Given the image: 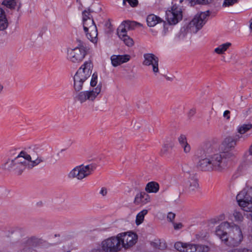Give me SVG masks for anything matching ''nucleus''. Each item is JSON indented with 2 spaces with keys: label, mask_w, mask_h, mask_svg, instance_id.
I'll list each match as a JSON object with an SVG mask.
<instances>
[{
  "label": "nucleus",
  "mask_w": 252,
  "mask_h": 252,
  "mask_svg": "<svg viewBox=\"0 0 252 252\" xmlns=\"http://www.w3.org/2000/svg\"><path fill=\"white\" fill-rule=\"evenodd\" d=\"M93 65L91 61L85 62L78 69L74 76V89L79 92L75 95L76 101L83 103L93 102L101 91V84H99L95 88L89 90L80 91L84 86L88 85V80L92 73Z\"/></svg>",
  "instance_id": "f257e3e1"
},
{
  "label": "nucleus",
  "mask_w": 252,
  "mask_h": 252,
  "mask_svg": "<svg viewBox=\"0 0 252 252\" xmlns=\"http://www.w3.org/2000/svg\"><path fill=\"white\" fill-rule=\"evenodd\" d=\"M43 161V158L34 152L28 154L22 151L14 159L8 160L4 163V168L6 170H13L20 175L26 169H32Z\"/></svg>",
  "instance_id": "f03ea898"
},
{
  "label": "nucleus",
  "mask_w": 252,
  "mask_h": 252,
  "mask_svg": "<svg viewBox=\"0 0 252 252\" xmlns=\"http://www.w3.org/2000/svg\"><path fill=\"white\" fill-rule=\"evenodd\" d=\"M79 44L75 47H68L66 49V59L69 62L77 63H81L85 58L88 53L87 47L83 45V43L78 40Z\"/></svg>",
  "instance_id": "7ed1b4c3"
},
{
  "label": "nucleus",
  "mask_w": 252,
  "mask_h": 252,
  "mask_svg": "<svg viewBox=\"0 0 252 252\" xmlns=\"http://www.w3.org/2000/svg\"><path fill=\"white\" fill-rule=\"evenodd\" d=\"M241 136L236 134L235 136H228L226 137L221 144V152L224 155L225 158H230L233 159L235 157L233 150L237 146Z\"/></svg>",
  "instance_id": "20e7f679"
},
{
  "label": "nucleus",
  "mask_w": 252,
  "mask_h": 252,
  "mask_svg": "<svg viewBox=\"0 0 252 252\" xmlns=\"http://www.w3.org/2000/svg\"><path fill=\"white\" fill-rule=\"evenodd\" d=\"M94 169L93 164L76 166L68 173L67 177L70 179L81 181L90 176Z\"/></svg>",
  "instance_id": "39448f33"
},
{
  "label": "nucleus",
  "mask_w": 252,
  "mask_h": 252,
  "mask_svg": "<svg viewBox=\"0 0 252 252\" xmlns=\"http://www.w3.org/2000/svg\"><path fill=\"white\" fill-rule=\"evenodd\" d=\"M239 205L247 212H252V188L243 189L236 196Z\"/></svg>",
  "instance_id": "423d86ee"
},
{
  "label": "nucleus",
  "mask_w": 252,
  "mask_h": 252,
  "mask_svg": "<svg viewBox=\"0 0 252 252\" xmlns=\"http://www.w3.org/2000/svg\"><path fill=\"white\" fill-rule=\"evenodd\" d=\"M229 226L227 222H223L218 226L215 230V234L221 240L226 246L234 247L231 229L227 233L225 230Z\"/></svg>",
  "instance_id": "0eeeda50"
},
{
  "label": "nucleus",
  "mask_w": 252,
  "mask_h": 252,
  "mask_svg": "<svg viewBox=\"0 0 252 252\" xmlns=\"http://www.w3.org/2000/svg\"><path fill=\"white\" fill-rule=\"evenodd\" d=\"M209 15V11L201 12L197 14L190 22L187 27V30L190 32L196 33L206 22V18Z\"/></svg>",
  "instance_id": "6e6552de"
},
{
  "label": "nucleus",
  "mask_w": 252,
  "mask_h": 252,
  "mask_svg": "<svg viewBox=\"0 0 252 252\" xmlns=\"http://www.w3.org/2000/svg\"><path fill=\"white\" fill-rule=\"evenodd\" d=\"M213 171L221 172L227 166V162L231 159L230 158H225L223 153L220 152L214 154L210 156Z\"/></svg>",
  "instance_id": "1a4fd4ad"
},
{
  "label": "nucleus",
  "mask_w": 252,
  "mask_h": 252,
  "mask_svg": "<svg viewBox=\"0 0 252 252\" xmlns=\"http://www.w3.org/2000/svg\"><path fill=\"white\" fill-rule=\"evenodd\" d=\"M118 238L122 249H128L132 247L136 243L138 239L137 235L131 231L119 233L118 234Z\"/></svg>",
  "instance_id": "9d476101"
},
{
  "label": "nucleus",
  "mask_w": 252,
  "mask_h": 252,
  "mask_svg": "<svg viewBox=\"0 0 252 252\" xmlns=\"http://www.w3.org/2000/svg\"><path fill=\"white\" fill-rule=\"evenodd\" d=\"M101 247L102 250L105 252H119L122 250L118 235L102 241Z\"/></svg>",
  "instance_id": "9b49d317"
},
{
  "label": "nucleus",
  "mask_w": 252,
  "mask_h": 252,
  "mask_svg": "<svg viewBox=\"0 0 252 252\" xmlns=\"http://www.w3.org/2000/svg\"><path fill=\"white\" fill-rule=\"evenodd\" d=\"M83 28L86 36L91 42L96 43L97 40V30L93 19L83 21Z\"/></svg>",
  "instance_id": "f8f14e48"
},
{
  "label": "nucleus",
  "mask_w": 252,
  "mask_h": 252,
  "mask_svg": "<svg viewBox=\"0 0 252 252\" xmlns=\"http://www.w3.org/2000/svg\"><path fill=\"white\" fill-rule=\"evenodd\" d=\"M182 170L184 172L188 173V176L186 177L184 181V186L186 190L189 193H194L199 189L198 181L195 175L189 174V172L186 170L184 167Z\"/></svg>",
  "instance_id": "ddd939ff"
},
{
  "label": "nucleus",
  "mask_w": 252,
  "mask_h": 252,
  "mask_svg": "<svg viewBox=\"0 0 252 252\" xmlns=\"http://www.w3.org/2000/svg\"><path fill=\"white\" fill-rule=\"evenodd\" d=\"M144 61L143 64L149 67L151 69L155 75H157L159 73L158 68V58L156 55L152 53H146L144 54Z\"/></svg>",
  "instance_id": "4468645a"
},
{
  "label": "nucleus",
  "mask_w": 252,
  "mask_h": 252,
  "mask_svg": "<svg viewBox=\"0 0 252 252\" xmlns=\"http://www.w3.org/2000/svg\"><path fill=\"white\" fill-rule=\"evenodd\" d=\"M166 19L170 25H175L182 19V12L180 7L173 5L166 12Z\"/></svg>",
  "instance_id": "2eb2a0df"
},
{
  "label": "nucleus",
  "mask_w": 252,
  "mask_h": 252,
  "mask_svg": "<svg viewBox=\"0 0 252 252\" xmlns=\"http://www.w3.org/2000/svg\"><path fill=\"white\" fill-rule=\"evenodd\" d=\"M197 167L203 171H212L213 168L210 156L201 158L197 163Z\"/></svg>",
  "instance_id": "dca6fc26"
},
{
  "label": "nucleus",
  "mask_w": 252,
  "mask_h": 252,
  "mask_svg": "<svg viewBox=\"0 0 252 252\" xmlns=\"http://www.w3.org/2000/svg\"><path fill=\"white\" fill-rule=\"evenodd\" d=\"M151 201L150 196L145 191L137 193L134 200V203L137 205H144Z\"/></svg>",
  "instance_id": "f3484780"
},
{
  "label": "nucleus",
  "mask_w": 252,
  "mask_h": 252,
  "mask_svg": "<svg viewBox=\"0 0 252 252\" xmlns=\"http://www.w3.org/2000/svg\"><path fill=\"white\" fill-rule=\"evenodd\" d=\"M174 246L180 252H195V244H194L178 242Z\"/></svg>",
  "instance_id": "a211bd4d"
},
{
  "label": "nucleus",
  "mask_w": 252,
  "mask_h": 252,
  "mask_svg": "<svg viewBox=\"0 0 252 252\" xmlns=\"http://www.w3.org/2000/svg\"><path fill=\"white\" fill-rule=\"evenodd\" d=\"M231 229L234 246L237 247L240 244L243 239L242 231L238 226H235Z\"/></svg>",
  "instance_id": "6ab92c4d"
},
{
  "label": "nucleus",
  "mask_w": 252,
  "mask_h": 252,
  "mask_svg": "<svg viewBox=\"0 0 252 252\" xmlns=\"http://www.w3.org/2000/svg\"><path fill=\"white\" fill-rule=\"evenodd\" d=\"M137 24L134 22L127 21L124 24H122L119 26L117 30V33L120 37H123L124 35H126L127 29L129 30Z\"/></svg>",
  "instance_id": "aec40b11"
},
{
  "label": "nucleus",
  "mask_w": 252,
  "mask_h": 252,
  "mask_svg": "<svg viewBox=\"0 0 252 252\" xmlns=\"http://www.w3.org/2000/svg\"><path fill=\"white\" fill-rule=\"evenodd\" d=\"M147 22L148 26L154 27L157 24H159L161 26V29H164L165 23L162 21L159 17L154 15L151 14L147 17Z\"/></svg>",
  "instance_id": "412c9836"
},
{
  "label": "nucleus",
  "mask_w": 252,
  "mask_h": 252,
  "mask_svg": "<svg viewBox=\"0 0 252 252\" xmlns=\"http://www.w3.org/2000/svg\"><path fill=\"white\" fill-rule=\"evenodd\" d=\"M112 65L114 66H117L121 64L126 63L129 60V56L124 55H112L111 57Z\"/></svg>",
  "instance_id": "4be33fe9"
},
{
  "label": "nucleus",
  "mask_w": 252,
  "mask_h": 252,
  "mask_svg": "<svg viewBox=\"0 0 252 252\" xmlns=\"http://www.w3.org/2000/svg\"><path fill=\"white\" fill-rule=\"evenodd\" d=\"M9 23L4 9L0 7V31H3L8 27Z\"/></svg>",
  "instance_id": "5701e85b"
},
{
  "label": "nucleus",
  "mask_w": 252,
  "mask_h": 252,
  "mask_svg": "<svg viewBox=\"0 0 252 252\" xmlns=\"http://www.w3.org/2000/svg\"><path fill=\"white\" fill-rule=\"evenodd\" d=\"M34 244L32 239H28L26 242L21 246V249L19 252H37L33 249Z\"/></svg>",
  "instance_id": "b1692460"
},
{
  "label": "nucleus",
  "mask_w": 252,
  "mask_h": 252,
  "mask_svg": "<svg viewBox=\"0 0 252 252\" xmlns=\"http://www.w3.org/2000/svg\"><path fill=\"white\" fill-rule=\"evenodd\" d=\"M159 189V184L156 182H149L146 186L145 190L147 193H157Z\"/></svg>",
  "instance_id": "393cba45"
},
{
  "label": "nucleus",
  "mask_w": 252,
  "mask_h": 252,
  "mask_svg": "<svg viewBox=\"0 0 252 252\" xmlns=\"http://www.w3.org/2000/svg\"><path fill=\"white\" fill-rule=\"evenodd\" d=\"M231 46V43L230 42L222 44L215 49L214 52L219 55L223 54Z\"/></svg>",
  "instance_id": "a878e982"
},
{
  "label": "nucleus",
  "mask_w": 252,
  "mask_h": 252,
  "mask_svg": "<svg viewBox=\"0 0 252 252\" xmlns=\"http://www.w3.org/2000/svg\"><path fill=\"white\" fill-rule=\"evenodd\" d=\"M18 2V0H3L1 4L10 9H14Z\"/></svg>",
  "instance_id": "bb28decb"
},
{
  "label": "nucleus",
  "mask_w": 252,
  "mask_h": 252,
  "mask_svg": "<svg viewBox=\"0 0 252 252\" xmlns=\"http://www.w3.org/2000/svg\"><path fill=\"white\" fill-rule=\"evenodd\" d=\"M244 211L242 208V210L238 211L235 210L233 213V216L234 217L235 220L238 222H241L243 221L244 220V217L245 216Z\"/></svg>",
  "instance_id": "cd10ccee"
},
{
  "label": "nucleus",
  "mask_w": 252,
  "mask_h": 252,
  "mask_svg": "<svg viewBox=\"0 0 252 252\" xmlns=\"http://www.w3.org/2000/svg\"><path fill=\"white\" fill-rule=\"evenodd\" d=\"M148 213V210L144 209L136 215L135 223L137 225H139L141 224L144 219L145 216Z\"/></svg>",
  "instance_id": "c85d7f7f"
},
{
  "label": "nucleus",
  "mask_w": 252,
  "mask_h": 252,
  "mask_svg": "<svg viewBox=\"0 0 252 252\" xmlns=\"http://www.w3.org/2000/svg\"><path fill=\"white\" fill-rule=\"evenodd\" d=\"M120 38L124 41L126 46L128 47H131L134 44L133 39L127 34L124 35L123 37H120Z\"/></svg>",
  "instance_id": "c756f323"
},
{
  "label": "nucleus",
  "mask_w": 252,
  "mask_h": 252,
  "mask_svg": "<svg viewBox=\"0 0 252 252\" xmlns=\"http://www.w3.org/2000/svg\"><path fill=\"white\" fill-rule=\"evenodd\" d=\"M195 252H208L210 248L204 245L195 244Z\"/></svg>",
  "instance_id": "7c9ffc66"
},
{
  "label": "nucleus",
  "mask_w": 252,
  "mask_h": 252,
  "mask_svg": "<svg viewBox=\"0 0 252 252\" xmlns=\"http://www.w3.org/2000/svg\"><path fill=\"white\" fill-rule=\"evenodd\" d=\"M252 127V125L251 124L243 125L239 127L237 130L239 134H243L249 130Z\"/></svg>",
  "instance_id": "2f4dec72"
},
{
  "label": "nucleus",
  "mask_w": 252,
  "mask_h": 252,
  "mask_svg": "<svg viewBox=\"0 0 252 252\" xmlns=\"http://www.w3.org/2000/svg\"><path fill=\"white\" fill-rule=\"evenodd\" d=\"M82 16H83V22L88 20L89 19H93V17L91 14V12L90 9L85 10L82 12Z\"/></svg>",
  "instance_id": "473e14b6"
},
{
  "label": "nucleus",
  "mask_w": 252,
  "mask_h": 252,
  "mask_svg": "<svg viewBox=\"0 0 252 252\" xmlns=\"http://www.w3.org/2000/svg\"><path fill=\"white\" fill-rule=\"evenodd\" d=\"M126 2H128L129 5L133 7L137 6L138 4V0H123L124 5H126Z\"/></svg>",
  "instance_id": "72a5a7b5"
},
{
  "label": "nucleus",
  "mask_w": 252,
  "mask_h": 252,
  "mask_svg": "<svg viewBox=\"0 0 252 252\" xmlns=\"http://www.w3.org/2000/svg\"><path fill=\"white\" fill-rule=\"evenodd\" d=\"M238 2V0H224L222 6L229 7Z\"/></svg>",
  "instance_id": "f704fd0d"
},
{
  "label": "nucleus",
  "mask_w": 252,
  "mask_h": 252,
  "mask_svg": "<svg viewBox=\"0 0 252 252\" xmlns=\"http://www.w3.org/2000/svg\"><path fill=\"white\" fill-rule=\"evenodd\" d=\"M97 83V74L95 73L93 74L91 80L90 81V85L94 87L96 86Z\"/></svg>",
  "instance_id": "c9c22d12"
},
{
  "label": "nucleus",
  "mask_w": 252,
  "mask_h": 252,
  "mask_svg": "<svg viewBox=\"0 0 252 252\" xmlns=\"http://www.w3.org/2000/svg\"><path fill=\"white\" fill-rule=\"evenodd\" d=\"M171 149V147L169 144H164L161 150V154L162 155H166Z\"/></svg>",
  "instance_id": "e433bc0d"
},
{
  "label": "nucleus",
  "mask_w": 252,
  "mask_h": 252,
  "mask_svg": "<svg viewBox=\"0 0 252 252\" xmlns=\"http://www.w3.org/2000/svg\"><path fill=\"white\" fill-rule=\"evenodd\" d=\"M181 146L183 149L184 153L188 154L190 152L191 147L188 142L181 145Z\"/></svg>",
  "instance_id": "4c0bfd02"
},
{
  "label": "nucleus",
  "mask_w": 252,
  "mask_h": 252,
  "mask_svg": "<svg viewBox=\"0 0 252 252\" xmlns=\"http://www.w3.org/2000/svg\"><path fill=\"white\" fill-rule=\"evenodd\" d=\"M178 140L180 145L188 142L187 137L184 134L180 135L178 138Z\"/></svg>",
  "instance_id": "58836bf2"
},
{
  "label": "nucleus",
  "mask_w": 252,
  "mask_h": 252,
  "mask_svg": "<svg viewBox=\"0 0 252 252\" xmlns=\"http://www.w3.org/2000/svg\"><path fill=\"white\" fill-rule=\"evenodd\" d=\"M201 148L204 151H206L207 152H209V150L210 149H211V150H212L211 144L209 142H205L204 143L201 147Z\"/></svg>",
  "instance_id": "ea45409f"
},
{
  "label": "nucleus",
  "mask_w": 252,
  "mask_h": 252,
  "mask_svg": "<svg viewBox=\"0 0 252 252\" xmlns=\"http://www.w3.org/2000/svg\"><path fill=\"white\" fill-rule=\"evenodd\" d=\"M228 252H252V251L247 249H237L230 251Z\"/></svg>",
  "instance_id": "a19ab883"
},
{
  "label": "nucleus",
  "mask_w": 252,
  "mask_h": 252,
  "mask_svg": "<svg viewBox=\"0 0 252 252\" xmlns=\"http://www.w3.org/2000/svg\"><path fill=\"white\" fill-rule=\"evenodd\" d=\"M173 227L175 230H178L181 229L183 227L182 223H173Z\"/></svg>",
  "instance_id": "79ce46f5"
},
{
  "label": "nucleus",
  "mask_w": 252,
  "mask_h": 252,
  "mask_svg": "<svg viewBox=\"0 0 252 252\" xmlns=\"http://www.w3.org/2000/svg\"><path fill=\"white\" fill-rule=\"evenodd\" d=\"M175 217V214L169 212L167 215V219L170 221H172Z\"/></svg>",
  "instance_id": "37998d69"
},
{
  "label": "nucleus",
  "mask_w": 252,
  "mask_h": 252,
  "mask_svg": "<svg viewBox=\"0 0 252 252\" xmlns=\"http://www.w3.org/2000/svg\"><path fill=\"white\" fill-rule=\"evenodd\" d=\"M99 193L103 196H105L107 194V189L106 188L103 187L101 189Z\"/></svg>",
  "instance_id": "c03bdc74"
},
{
  "label": "nucleus",
  "mask_w": 252,
  "mask_h": 252,
  "mask_svg": "<svg viewBox=\"0 0 252 252\" xmlns=\"http://www.w3.org/2000/svg\"><path fill=\"white\" fill-rule=\"evenodd\" d=\"M230 112L229 110H225L223 112V116L227 120H229L230 119Z\"/></svg>",
  "instance_id": "a18cd8bd"
},
{
  "label": "nucleus",
  "mask_w": 252,
  "mask_h": 252,
  "mask_svg": "<svg viewBox=\"0 0 252 252\" xmlns=\"http://www.w3.org/2000/svg\"><path fill=\"white\" fill-rule=\"evenodd\" d=\"M196 112V110L194 108L191 109L188 112V116L190 117L193 116Z\"/></svg>",
  "instance_id": "49530a36"
},
{
  "label": "nucleus",
  "mask_w": 252,
  "mask_h": 252,
  "mask_svg": "<svg viewBox=\"0 0 252 252\" xmlns=\"http://www.w3.org/2000/svg\"><path fill=\"white\" fill-rule=\"evenodd\" d=\"M249 155L250 156H252V144H251V145L249 147Z\"/></svg>",
  "instance_id": "de8ad7c7"
},
{
  "label": "nucleus",
  "mask_w": 252,
  "mask_h": 252,
  "mask_svg": "<svg viewBox=\"0 0 252 252\" xmlns=\"http://www.w3.org/2000/svg\"><path fill=\"white\" fill-rule=\"evenodd\" d=\"M17 4H18V7H17V10L18 11H19L20 10V9L21 7V5H22V4H21V3L20 2V1H19V0H18V2L17 3Z\"/></svg>",
  "instance_id": "09e8293b"
},
{
  "label": "nucleus",
  "mask_w": 252,
  "mask_h": 252,
  "mask_svg": "<svg viewBox=\"0 0 252 252\" xmlns=\"http://www.w3.org/2000/svg\"><path fill=\"white\" fill-rule=\"evenodd\" d=\"M3 89V86L0 83V94L1 93Z\"/></svg>",
  "instance_id": "8fccbe9b"
},
{
  "label": "nucleus",
  "mask_w": 252,
  "mask_h": 252,
  "mask_svg": "<svg viewBox=\"0 0 252 252\" xmlns=\"http://www.w3.org/2000/svg\"><path fill=\"white\" fill-rule=\"evenodd\" d=\"M186 31V29H185V28H182L181 29V32H185Z\"/></svg>",
  "instance_id": "3c124183"
},
{
  "label": "nucleus",
  "mask_w": 252,
  "mask_h": 252,
  "mask_svg": "<svg viewBox=\"0 0 252 252\" xmlns=\"http://www.w3.org/2000/svg\"><path fill=\"white\" fill-rule=\"evenodd\" d=\"M250 28L252 30V22H251V23L250 24Z\"/></svg>",
  "instance_id": "603ef678"
},
{
  "label": "nucleus",
  "mask_w": 252,
  "mask_h": 252,
  "mask_svg": "<svg viewBox=\"0 0 252 252\" xmlns=\"http://www.w3.org/2000/svg\"><path fill=\"white\" fill-rule=\"evenodd\" d=\"M77 2H78V3H81V0H77Z\"/></svg>",
  "instance_id": "864d4df0"
},
{
  "label": "nucleus",
  "mask_w": 252,
  "mask_h": 252,
  "mask_svg": "<svg viewBox=\"0 0 252 252\" xmlns=\"http://www.w3.org/2000/svg\"><path fill=\"white\" fill-rule=\"evenodd\" d=\"M151 32H154V31H153V30H151Z\"/></svg>",
  "instance_id": "5fc2aeb1"
},
{
  "label": "nucleus",
  "mask_w": 252,
  "mask_h": 252,
  "mask_svg": "<svg viewBox=\"0 0 252 252\" xmlns=\"http://www.w3.org/2000/svg\"><path fill=\"white\" fill-rule=\"evenodd\" d=\"M156 33H157V32H155V33H154V34H156Z\"/></svg>",
  "instance_id": "6e6d98bb"
},
{
  "label": "nucleus",
  "mask_w": 252,
  "mask_h": 252,
  "mask_svg": "<svg viewBox=\"0 0 252 252\" xmlns=\"http://www.w3.org/2000/svg\"><path fill=\"white\" fill-rule=\"evenodd\" d=\"M185 36V34H183L182 37H184Z\"/></svg>",
  "instance_id": "4d7b16f0"
}]
</instances>
